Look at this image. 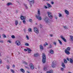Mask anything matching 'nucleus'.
<instances>
[{
    "mask_svg": "<svg viewBox=\"0 0 73 73\" xmlns=\"http://www.w3.org/2000/svg\"><path fill=\"white\" fill-rule=\"evenodd\" d=\"M37 14L38 15H36V19H38V20L40 21V20H41V17L40 16V10H38V13Z\"/></svg>",
    "mask_w": 73,
    "mask_h": 73,
    "instance_id": "obj_1",
    "label": "nucleus"
},
{
    "mask_svg": "<svg viewBox=\"0 0 73 73\" xmlns=\"http://www.w3.org/2000/svg\"><path fill=\"white\" fill-rule=\"evenodd\" d=\"M70 50V48L68 47L66 49H65L64 51L65 52L66 54H69L70 52L69 51Z\"/></svg>",
    "mask_w": 73,
    "mask_h": 73,
    "instance_id": "obj_2",
    "label": "nucleus"
},
{
    "mask_svg": "<svg viewBox=\"0 0 73 73\" xmlns=\"http://www.w3.org/2000/svg\"><path fill=\"white\" fill-rule=\"evenodd\" d=\"M42 62L43 64H45L46 62V56L44 53L42 54Z\"/></svg>",
    "mask_w": 73,
    "mask_h": 73,
    "instance_id": "obj_3",
    "label": "nucleus"
},
{
    "mask_svg": "<svg viewBox=\"0 0 73 73\" xmlns=\"http://www.w3.org/2000/svg\"><path fill=\"white\" fill-rule=\"evenodd\" d=\"M47 13L48 14V16L50 19H52L53 18V15H52V13L51 12L49 11H47Z\"/></svg>",
    "mask_w": 73,
    "mask_h": 73,
    "instance_id": "obj_4",
    "label": "nucleus"
},
{
    "mask_svg": "<svg viewBox=\"0 0 73 73\" xmlns=\"http://www.w3.org/2000/svg\"><path fill=\"white\" fill-rule=\"evenodd\" d=\"M44 20L46 23H50V21L49 20V19L47 17H45V18L44 19Z\"/></svg>",
    "mask_w": 73,
    "mask_h": 73,
    "instance_id": "obj_5",
    "label": "nucleus"
},
{
    "mask_svg": "<svg viewBox=\"0 0 73 73\" xmlns=\"http://www.w3.org/2000/svg\"><path fill=\"white\" fill-rule=\"evenodd\" d=\"M29 1V4L30 5V7H31L32 6V4H34V0H28Z\"/></svg>",
    "mask_w": 73,
    "mask_h": 73,
    "instance_id": "obj_6",
    "label": "nucleus"
},
{
    "mask_svg": "<svg viewBox=\"0 0 73 73\" xmlns=\"http://www.w3.org/2000/svg\"><path fill=\"white\" fill-rule=\"evenodd\" d=\"M34 32H35L36 33H37V34L38 33V29H37L36 27H35L34 28Z\"/></svg>",
    "mask_w": 73,
    "mask_h": 73,
    "instance_id": "obj_7",
    "label": "nucleus"
},
{
    "mask_svg": "<svg viewBox=\"0 0 73 73\" xmlns=\"http://www.w3.org/2000/svg\"><path fill=\"white\" fill-rule=\"evenodd\" d=\"M15 44L18 46H20V42L19 40H17L15 42Z\"/></svg>",
    "mask_w": 73,
    "mask_h": 73,
    "instance_id": "obj_8",
    "label": "nucleus"
},
{
    "mask_svg": "<svg viewBox=\"0 0 73 73\" xmlns=\"http://www.w3.org/2000/svg\"><path fill=\"white\" fill-rule=\"evenodd\" d=\"M30 66L31 69H32V70H33V69H34V66H33V64L32 63H30Z\"/></svg>",
    "mask_w": 73,
    "mask_h": 73,
    "instance_id": "obj_9",
    "label": "nucleus"
},
{
    "mask_svg": "<svg viewBox=\"0 0 73 73\" xmlns=\"http://www.w3.org/2000/svg\"><path fill=\"white\" fill-rule=\"evenodd\" d=\"M60 37L64 42H66V40L64 38H63V36H62V35H61Z\"/></svg>",
    "mask_w": 73,
    "mask_h": 73,
    "instance_id": "obj_10",
    "label": "nucleus"
},
{
    "mask_svg": "<svg viewBox=\"0 0 73 73\" xmlns=\"http://www.w3.org/2000/svg\"><path fill=\"white\" fill-rule=\"evenodd\" d=\"M64 12H65V13H66V15H69V12L66 10Z\"/></svg>",
    "mask_w": 73,
    "mask_h": 73,
    "instance_id": "obj_11",
    "label": "nucleus"
},
{
    "mask_svg": "<svg viewBox=\"0 0 73 73\" xmlns=\"http://www.w3.org/2000/svg\"><path fill=\"white\" fill-rule=\"evenodd\" d=\"M52 68H55V66H56V64H54V62H52Z\"/></svg>",
    "mask_w": 73,
    "mask_h": 73,
    "instance_id": "obj_12",
    "label": "nucleus"
},
{
    "mask_svg": "<svg viewBox=\"0 0 73 73\" xmlns=\"http://www.w3.org/2000/svg\"><path fill=\"white\" fill-rule=\"evenodd\" d=\"M20 18L22 20H25V17L21 16V17H20Z\"/></svg>",
    "mask_w": 73,
    "mask_h": 73,
    "instance_id": "obj_13",
    "label": "nucleus"
},
{
    "mask_svg": "<svg viewBox=\"0 0 73 73\" xmlns=\"http://www.w3.org/2000/svg\"><path fill=\"white\" fill-rule=\"evenodd\" d=\"M50 53L52 54H54V51L52 50H50Z\"/></svg>",
    "mask_w": 73,
    "mask_h": 73,
    "instance_id": "obj_14",
    "label": "nucleus"
},
{
    "mask_svg": "<svg viewBox=\"0 0 73 73\" xmlns=\"http://www.w3.org/2000/svg\"><path fill=\"white\" fill-rule=\"evenodd\" d=\"M40 49H41V50H43V49H44V47H43V46H42V44L40 45Z\"/></svg>",
    "mask_w": 73,
    "mask_h": 73,
    "instance_id": "obj_15",
    "label": "nucleus"
},
{
    "mask_svg": "<svg viewBox=\"0 0 73 73\" xmlns=\"http://www.w3.org/2000/svg\"><path fill=\"white\" fill-rule=\"evenodd\" d=\"M62 66L63 68H65V64H64V62H62Z\"/></svg>",
    "mask_w": 73,
    "mask_h": 73,
    "instance_id": "obj_16",
    "label": "nucleus"
},
{
    "mask_svg": "<svg viewBox=\"0 0 73 73\" xmlns=\"http://www.w3.org/2000/svg\"><path fill=\"white\" fill-rule=\"evenodd\" d=\"M27 49L28 50V53H29L30 52H31V51H32V50L28 48H27Z\"/></svg>",
    "mask_w": 73,
    "mask_h": 73,
    "instance_id": "obj_17",
    "label": "nucleus"
},
{
    "mask_svg": "<svg viewBox=\"0 0 73 73\" xmlns=\"http://www.w3.org/2000/svg\"><path fill=\"white\" fill-rule=\"evenodd\" d=\"M70 63H71V64H73V60L72 59L70 58Z\"/></svg>",
    "mask_w": 73,
    "mask_h": 73,
    "instance_id": "obj_18",
    "label": "nucleus"
},
{
    "mask_svg": "<svg viewBox=\"0 0 73 73\" xmlns=\"http://www.w3.org/2000/svg\"><path fill=\"white\" fill-rule=\"evenodd\" d=\"M46 4L48 6V7H50V8H51V7H52V6H51V5H50L48 3H47Z\"/></svg>",
    "mask_w": 73,
    "mask_h": 73,
    "instance_id": "obj_19",
    "label": "nucleus"
},
{
    "mask_svg": "<svg viewBox=\"0 0 73 73\" xmlns=\"http://www.w3.org/2000/svg\"><path fill=\"white\" fill-rule=\"evenodd\" d=\"M39 56V54L38 53H36L34 54L35 57H37V56Z\"/></svg>",
    "mask_w": 73,
    "mask_h": 73,
    "instance_id": "obj_20",
    "label": "nucleus"
},
{
    "mask_svg": "<svg viewBox=\"0 0 73 73\" xmlns=\"http://www.w3.org/2000/svg\"><path fill=\"white\" fill-rule=\"evenodd\" d=\"M20 70L21 72H22L23 73H25V70H24L22 68Z\"/></svg>",
    "mask_w": 73,
    "mask_h": 73,
    "instance_id": "obj_21",
    "label": "nucleus"
},
{
    "mask_svg": "<svg viewBox=\"0 0 73 73\" xmlns=\"http://www.w3.org/2000/svg\"><path fill=\"white\" fill-rule=\"evenodd\" d=\"M47 73H53V71H52V70H51L49 71H47L46 72Z\"/></svg>",
    "mask_w": 73,
    "mask_h": 73,
    "instance_id": "obj_22",
    "label": "nucleus"
},
{
    "mask_svg": "<svg viewBox=\"0 0 73 73\" xmlns=\"http://www.w3.org/2000/svg\"><path fill=\"white\" fill-rule=\"evenodd\" d=\"M15 24L16 25H17V24H18V21H15Z\"/></svg>",
    "mask_w": 73,
    "mask_h": 73,
    "instance_id": "obj_23",
    "label": "nucleus"
},
{
    "mask_svg": "<svg viewBox=\"0 0 73 73\" xmlns=\"http://www.w3.org/2000/svg\"><path fill=\"white\" fill-rule=\"evenodd\" d=\"M28 31L29 32H32V30L31 28H29L28 29Z\"/></svg>",
    "mask_w": 73,
    "mask_h": 73,
    "instance_id": "obj_24",
    "label": "nucleus"
},
{
    "mask_svg": "<svg viewBox=\"0 0 73 73\" xmlns=\"http://www.w3.org/2000/svg\"><path fill=\"white\" fill-rule=\"evenodd\" d=\"M58 40L60 45H62V42L61 41V40Z\"/></svg>",
    "mask_w": 73,
    "mask_h": 73,
    "instance_id": "obj_25",
    "label": "nucleus"
},
{
    "mask_svg": "<svg viewBox=\"0 0 73 73\" xmlns=\"http://www.w3.org/2000/svg\"><path fill=\"white\" fill-rule=\"evenodd\" d=\"M10 5H12V4L11 3H9L7 4V6H9Z\"/></svg>",
    "mask_w": 73,
    "mask_h": 73,
    "instance_id": "obj_26",
    "label": "nucleus"
},
{
    "mask_svg": "<svg viewBox=\"0 0 73 73\" xmlns=\"http://www.w3.org/2000/svg\"><path fill=\"white\" fill-rule=\"evenodd\" d=\"M48 45V43L46 42L45 43H44V44L43 45V46H44L45 47L46 46V45Z\"/></svg>",
    "mask_w": 73,
    "mask_h": 73,
    "instance_id": "obj_27",
    "label": "nucleus"
},
{
    "mask_svg": "<svg viewBox=\"0 0 73 73\" xmlns=\"http://www.w3.org/2000/svg\"><path fill=\"white\" fill-rule=\"evenodd\" d=\"M64 62L65 64H67V60L65 59H64Z\"/></svg>",
    "mask_w": 73,
    "mask_h": 73,
    "instance_id": "obj_28",
    "label": "nucleus"
},
{
    "mask_svg": "<svg viewBox=\"0 0 73 73\" xmlns=\"http://www.w3.org/2000/svg\"><path fill=\"white\" fill-rule=\"evenodd\" d=\"M70 39L71 40H72V41H73V36H70Z\"/></svg>",
    "mask_w": 73,
    "mask_h": 73,
    "instance_id": "obj_29",
    "label": "nucleus"
},
{
    "mask_svg": "<svg viewBox=\"0 0 73 73\" xmlns=\"http://www.w3.org/2000/svg\"><path fill=\"white\" fill-rule=\"evenodd\" d=\"M25 46H29V44L28 43H25Z\"/></svg>",
    "mask_w": 73,
    "mask_h": 73,
    "instance_id": "obj_30",
    "label": "nucleus"
},
{
    "mask_svg": "<svg viewBox=\"0 0 73 73\" xmlns=\"http://www.w3.org/2000/svg\"><path fill=\"white\" fill-rule=\"evenodd\" d=\"M23 23L24 24H26V21L25 20H24L23 21Z\"/></svg>",
    "mask_w": 73,
    "mask_h": 73,
    "instance_id": "obj_31",
    "label": "nucleus"
},
{
    "mask_svg": "<svg viewBox=\"0 0 73 73\" xmlns=\"http://www.w3.org/2000/svg\"><path fill=\"white\" fill-rule=\"evenodd\" d=\"M52 48V45L51 44L50 45V46H49L48 48V49H50V48Z\"/></svg>",
    "mask_w": 73,
    "mask_h": 73,
    "instance_id": "obj_32",
    "label": "nucleus"
},
{
    "mask_svg": "<svg viewBox=\"0 0 73 73\" xmlns=\"http://www.w3.org/2000/svg\"><path fill=\"white\" fill-rule=\"evenodd\" d=\"M63 28H64L65 29H68V27H67L66 26H64L63 27Z\"/></svg>",
    "mask_w": 73,
    "mask_h": 73,
    "instance_id": "obj_33",
    "label": "nucleus"
},
{
    "mask_svg": "<svg viewBox=\"0 0 73 73\" xmlns=\"http://www.w3.org/2000/svg\"><path fill=\"white\" fill-rule=\"evenodd\" d=\"M59 15V17H62V14H60V13H58Z\"/></svg>",
    "mask_w": 73,
    "mask_h": 73,
    "instance_id": "obj_34",
    "label": "nucleus"
},
{
    "mask_svg": "<svg viewBox=\"0 0 73 73\" xmlns=\"http://www.w3.org/2000/svg\"><path fill=\"white\" fill-rule=\"evenodd\" d=\"M60 70H61V71H63V70H64V68H60Z\"/></svg>",
    "mask_w": 73,
    "mask_h": 73,
    "instance_id": "obj_35",
    "label": "nucleus"
},
{
    "mask_svg": "<svg viewBox=\"0 0 73 73\" xmlns=\"http://www.w3.org/2000/svg\"><path fill=\"white\" fill-rule=\"evenodd\" d=\"M43 70H47V68H46L44 67L43 68Z\"/></svg>",
    "mask_w": 73,
    "mask_h": 73,
    "instance_id": "obj_36",
    "label": "nucleus"
},
{
    "mask_svg": "<svg viewBox=\"0 0 73 73\" xmlns=\"http://www.w3.org/2000/svg\"><path fill=\"white\" fill-rule=\"evenodd\" d=\"M2 35L3 36V37H4V38H6V35H4V34H3Z\"/></svg>",
    "mask_w": 73,
    "mask_h": 73,
    "instance_id": "obj_37",
    "label": "nucleus"
},
{
    "mask_svg": "<svg viewBox=\"0 0 73 73\" xmlns=\"http://www.w3.org/2000/svg\"><path fill=\"white\" fill-rule=\"evenodd\" d=\"M11 37L12 38H15V36L14 35H12L11 36Z\"/></svg>",
    "mask_w": 73,
    "mask_h": 73,
    "instance_id": "obj_38",
    "label": "nucleus"
},
{
    "mask_svg": "<svg viewBox=\"0 0 73 73\" xmlns=\"http://www.w3.org/2000/svg\"><path fill=\"white\" fill-rule=\"evenodd\" d=\"M29 21L30 22H32V21H33L32 20V19H29Z\"/></svg>",
    "mask_w": 73,
    "mask_h": 73,
    "instance_id": "obj_39",
    "label": "nucleus"
},
{
    "mask_svg": "<svg viewBox=\"0 0 73 73\" xmlns=\"http://www.w3.org/2000/svg\"><path fill=\"white\" fill-rule=\"evenodd\" d=\"M11 72H12V73H15V71H14L12 69H11Z\"/></svg>",
    "mask_w": 73,
    "mask_h": 73,
    "instance_id": "obj_40",
    "label": "nucleus"
},
{
    "mask_svg": "<svg viewBox=\"0 0 73 73\" xmlns=\"http://www.w3.org/2000/svg\"><path fill=\"white\" fill-rule=\"evenodd\" d=\"M23 63L24 64H25L26 65H27V64H28V63L25 62H23Z\"/></svg>",
    "mask_w": 73,
    "mask_h": 73,
    "instance_id": "obj_41",
    "label": "nucleus"
},
{
    "mask_svg": "<svg viewBox=\"0 0 73 73\" xmlns=\"http://www.w3.org/2000/svg\"><path fill=\"white\" fill-rule=\"evenodd\" d=\"M7 69H9V66H7Z\"/></svg>",
    "mask_w": 73,
    "mask_h": 73,
    "instance_id": "obj_42",
    "label": "nucleus"
},
{
    "mask_svg": "<svg viewBox=\"0 0 73 73\" xmlns=\"http://www.w3.org/2000/svg\"><path fill=\"white\" fill-rule=\"evenodd\" d=\"M44 8L45 9H48V7L45 5L44 6Z\"/></svg>",
    "mask_w": 73,
    "mask_h": 73,
    "instance_id": "obj_43",
    "label": "nucleus"
},
{
    "mask_svg": "<svg viewBox=\"0 0 73 73\" xmlns=\"http://www.w3.org/2000/svg\"><path fill=\"white\" fill-rule=\"evenodd\" d=\"M25 8H26V9H28V7L26 5H25Z\"/></svg>",
    "mask_w": 73,
    "mask_h": 73,
    "instance_id": "obj_44",
    "label": "nucleus"
},
{
    "mask_svg": "<svg viewBox=\"0 0 73 73\" xmlns=\"http://www.w3.org/2000/svg\"><path fill=\"white\" fill-rule=\"evenodd\" d=\"M25 67L26 68H27V69H29V67L28 66H25Z\"/></svg>",
    "mask_w": 73,
    "mask_h": 73,
    "instance_id": "obj_45",
    "label": "nucleus"
},
{
    "mask_svg": "<svg viewBox=\"0 0 73 73\" xmlns=\"http://www.w3.org/2000/svg\"><path fill=\"white\" fill-rule=\"evenodd\" d=\"M26 38H27V40H29V37L28 36H26Z\"/></svg>",
    "mask_w": 73,
    "mask_h": 73,
    "instance_id": "obj_46",
    "label": "nucleus"
},
{
    "mask_svg": "<svg viewBox=\"0 0 73 73\" xmlns=\"http://www.w3.org/2000/svg\"><path fill=\"white\" fill-rule=\"evenodd\" d=\"M3 40H0V42H1V43H3Z\"/></svg>",
    "mask_w": 73,
    "mask_h": 73,
    "instance_id": "obj_47",
    "label": "nucleus"
},
{
    "mask_svg": "<svg viewBox=\"0 0 73 73\" xmlns=\"http://www.w3.org/2000/svg\"><path fill=\"white\" fill-rule=\"evenodd\" d=\"M67 60H68V61H70V60L69 59V58H67Z\"/></svg>",
    "mask_w": 73,
    "mask_h": 73,
    "instance_id": "obj_48",
    "label": "nucleus"
},
{
    "mask_svg": "<svg viewBox=\"0 0 73 73\" xmlns=\"http://www.w3.org/2000/svg\"><path fill=\"white\" fill-rule=\"evenodd\" d=\"M54 45H56V42H54Z\"/></svg>",
    "mask_w": 73,
    "mask_h": 73,
    "instance_id": "obj_49",
    "label": "nucleus"
},
{
    "mask_svg": "<svg viewBox=\"0 0 73 73\" xmlns=\"http://www.w3.org/2000/svg\"><path fill=\"white\" fill-rule=\"evenodd\" d=\"M40 28H42V25H40Z\"/></svg>",
    "mask_w": 73,
    "mask_h": 73,
    "instance_id": "obj_50",
    "label": "nucleus"
},
{
    "mask_svg": "<svg viewBox=\"0 0 73 73\" xmlns=\"http://www.w3.org/2000/svg\"><path fill=\"white\" fill-rule=\"evenodd\" d=\"M13 68H15V65L14 64H13Z\"/></svg>",
    "mask_w": 73,
    "mask_h": 73,
    "instance_id": "obj_51",
    "label": "nucleus"
},
{
    "mask_svg": "<svg viewBox=\"0 0 73 73\" xmlns=\"http://www.w3.org/2000/svg\"><path fill=\"white\" fill-rule=\"evenodd\" d=\"M24 31H25V32H26V29H25L24 30Z\"/></svg>",
    "mask_w": 73,
    "mask_h": 73,
    "instance_id": "obj_52",
    "label": "nucleus"
},
{
    "mask_svg": "<svg viewBox=\"0 0 73 73\" xmlns=\"http://www.w3.org/2000/svg\"><path fill=\"white\" fill-rule=\"evenodd\" d=\"M51 3L52 4H54V2H53V1H52L51 2Z\"/></svg>",
    "mask_w": 73,
    "mask_h": 73,
    "instance_id": "obj_53",
    "label": "nucleus"
},
{
    "mask_svg": "<svg viewBox=\"0 0 73 73\" xmlns=\"http://www.w3.org/2000/svg\"><path fill=\"white\" fill-rule=\"evenodd\" d=\"M24 50H25V51H27V50H28L26 49H24Z\"/></svg>",
    "mask_w": 73,
    "mask_h": 73,
    "instance_id": "obj_54",
    "label": "nucleus"
},
{
    "mask_svg": "<svg viewBox=\"0 0 73 73\" xmlns=\"http://www.w3.org/2000/svg\"><path fill=\"white\" fill-rule=\"evenodd\" d=\"M55 19H57V17L56 16L55 17Z\"/></svg>",
    "mask_w": 73,
    "mask_h": 73,
    "instance_id": "obj_55",
    "label": "nucleus"
},
{
    "mask_svg": "<svg viewBox=\"0 0 73 73\" xmlns=\"http://www.w3.org/2000/svg\"><path fill=\"white\" fill-rule=\"evenodd\" d=\"M0 64H2V61H0Z\"/></svg>",
    "mask_w": 73,
    "mask_h": 73,
    "instance_id": "obj_56",
    "label": "nucleus"
},
{
    "mask_svg": "<svg viewBox=\"0 0 73 73\" xmlns=\"http://www.w3.org/2000/svg\"><path fill=\"white\" fill-rule=\"evenodd\" d=\"M8 42H9V43H11V42L10 41V40H8Z\"/></svg>",
    "mask_w": 73,
    "mask_h": 73,
    "instance_id": "obj_57",
    "label": "nucleus"
},
{
    "mask_svg": "<svg viewBox=\"0 0 73 73\" xmlns=\"http://www.w3.org/2000/svg\"><path fill=\"white\" fill-rule=\"evenodd\" d=\"M50 36H51V37H53V35H50Z\"/></svg>",
    "mask_w": 73,
    "mask_h": 73,
    "instance_id": "obj_58",
    "label": "nucleus"
},
{
    "mask_svg": "<svg viewBox=\"0 0 73 73\" xmlns=\"http://www.w3.org/2000/svg\"><path fill=\"white\" fill-rule=\"evenodd\" d=\"M27 73H29V71H27Z\"/></svg>",
    "mask_w": 73,
    "mask_h": 73,
    "instance_id": "obj_59",
    "label": "nucleus"
},
{
    "mask_svg": "<svg viewBox=\"0 0 73 73\" xmlns=\"http://www.w3.org/2000/svg\"><path fill=\"white\" fill-rule=\"evenodd\" d=\"M46 1H50V0H46Z\"/></svg>",
    "mask_w": 73,
    "mask_h": 73,
    "instance_id": "obj_60",
    "label": "nucleus"
},
{
    "mask_svg": "<svg viewBox=\"0 0 73 73\" xmlns=\"http://www.w3.org/2000/svg\"><path fill=\"white\" fill-rule=\"evenodd\" d=\"M49 8H50V7L48 6V9H49Z\"/></svg>",
    "mask_w": 73,
    "mask_h": 73,
    "instance_id": "obj_61",
    "label": "nucleus"
},
{
    "mask_svg": "<svg viewBox=\"0 0 73 73\" xmlns=\"http://www.w3.org/2000/svg\"><path fill=\"white\" fill-rule=\"evenodd\" d=\"M13 53H12V55H13Z\"/></svg>",
    "mask_w": 73,
    "mask_h": 73,
    "instance_id": "obj_62",
    "label": "nucleus"
},
{
    "mask_svg": "<svg viewBox=\"0 0 73 73\" xmlns=\"http://www.w3.org/2000/svg\"><path fill=\"white\" fill-rule=\"evenodd\" d=\"M16 13H17V11H16Z\"/></svg>",
    "mask_w": 73,
    "mask_h": 73,
    "instance_id": "obj_63",
    "label": "nucleus"
},
{
    "mask_svg": "<svg viewBox=\"0 0 73 73\" xmlns=\"http://www.w3.org/2000/svg\"><path fill=\"white\" fill-rule=\"evenodd\" d=\"M1 29H2V28H1Z\"/></svg>",
    "mask_w": 73,
    "mask_h": 73,
    "instance_id": "obj_64",
    "label": "nucleus"
}]
</instances>
